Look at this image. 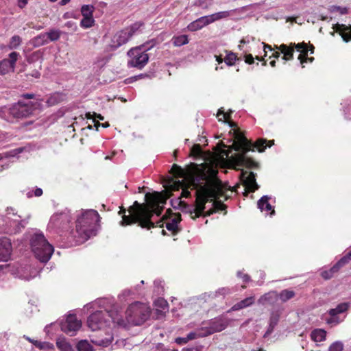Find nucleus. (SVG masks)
I'll return each instance as SVG.
<instances>
[{
    "label": "nucleus",
    "mask_w": 351,
    "mask_h": 351,
    "mask_svg": "<svg viewBox=\"0 0 351 351\" xmlns=\"http://www.w3.org/2000/svg\"><path fill=\"white\" fill-rule=\"evenodd\" d=\"M5 269L14 276L25 280L34 278L38 271L27 264L16 263L13 265H5Z\"/></svg>",
    "instance_id": "11"
},
{
    "label": "nucleus",
    "mask_w": 351,
    "mask_h": 351,
    "mask_svg": "<svg viewBox=\"0 0 351 351\" xmlns=\"http://www.w3.org/2000/svg\"><path fill=\"white\" fill-rule=\"evenodd\" d=\"M6 216L8 219H12L13 226H16V230H19V225L21 223V217L16 215V213L14 212V209L12 208H8L6 210Z\"/></svg>",
    "instance_id": "24"
},
{
    "label": "nucleus",
    "mask_w": 351,
    "mask_h": 351,
    "mask_svg": "<svg viewBox=\"0 0 351 351\" xmlns=\"http://www.w3.org/2000/svg\"><path fill=\"white\" fill-rule=\"evenodd\" d=\"M211 0H197L196 5L202 8H206L210 4Z\"/></svg>",
    "instance_id": "52"
},
{
    "label": "nucleus",
    "mask_w": 351,
    "mask_h": 351,
    "mask_svg": "<svg viewBox=\"0 0 351 351\" xmlns=\"http://www.w3.org/2000/svg\"><path fill=\"white\" fill-rule=\"evenodd\" d=\"M156 310L160 315H163L168 311V303L163 298H158L154 302Z\"/></svg>",
    "instance_id": "26"
},
{
    "label": "nucleus",
    "mask_w": 351,
    "mask_h": 351,
    "mask_svg": "<svg viewBox=\"0 0 351 351\" xmlns=\"http://www.w3.org/2000/svg\"><path fill=\"white\" fill-rule=\"evenodd\" d=\"M77 351H94L93 346L86 339L80 340L76 345Z\"/></svg>",
    "instance_id": "33"
},
{
    "label": "nucleus",
    "mask_w": 351,
    "mask_h": 351,
    "mask_svg": "<svg viewBox=\"0 0 351 351\" xmlns=\"http://www.w3.org/2000/svg\"><path fill=\"white\" fill-rule=\"evenodd\" d=\"M99 219V215L95 210H80L77 214L75 230L71 232L75 242L82 243L95 236L98 230Z\"/></svg>",
    "instance_id": "3"
},
{
    "label": "nucleus",
    "mask_w": 351,
    "mask_h": 351,
    "mask_svg": "<svg viewBox=\"0 0 351 351\" xmlns=\"http://www.w3.org/2000/svg\"><path fill=\"white\" fill-rule=\"evenodd\" d=\"M349 304L348 303H341L338 304L335 308H331L328 311V317L326 319L328 324L336 326L342 322L345 319L343 314L348 309Z\"/></svg>",
    "instance_id": "12"
},
{
    "label": "nucleus",
    "mask_w": 351,
    "mask_h": 351,
    "mask_svg": "<svg viewBox=\"0 0 351 351\" xmlns=\"http://www.w3.org/2000/svg\"><path fill=\"white\" fill-rule=\"evenodd\" d=\"M237 276L242 278L243 282H248L250 280V277L247 274H243L241 271L237 272Z\"/></svg>",
    "instance_id": "59"
},
{
    "label": "nucleus",
    "mask_w": 351,
    "mask_h": 351,
    "mask_svg": "<svg viewBox=\"0 0 351 351\" xmlns=\"http://www.w3.org/2000/svg\"><path fill=\"white\" fill-rule=\"evenodd\" d=\"M246 43H250V39L249 38H243L241 40L240 45H239V48L241 50H243L245 53H247V51H250L251 49L244 48V45Z\"/></svg>",
    "instance_id": "50"
},
{
    "label": "nucleus",
    "mask_w": 351,
    "mask_h": 351,
    "mask_svg": "<svg viewBox=\"0 0 351 351\" xmlns=\"http://www.w3.org/2000/svg\"><path fill=\"white\" fill-rule=\"evenodd\" d=\"M24 338L25 339H27L28 341L32 343L34 346H36L38 348H44V346H43L44 343L33 340V339H32L31 338H29V337H27V336H24Z\"/></svg>",
    "instance_id": "54"
},
{
    "label": "nucleus",
    "mask_w": 351,
    "mask_h": 351,
    "mask_svg": "<svg viewBox=\"0 0 351 351\" xmlns=\"http://www.w3.org/2000/svg\"><path fill=\"white\" fill-rule=\"evenodd\" d=\"M333 29L335 32L339 33L343 40L348 43L351 40V27H347L343 24H335L333 25Z\"/></svg>",
    "instance_id": "20"
},
{
    "label": "nucleus",
    "mask_w": 351,
    "mask_h": 351,
    "mask_svg": "<svg viewBox=\"0 0 351 351\" xmlns=\"http://www.w3.org/2000/svg\"><path fill=\"white\" fill-rule=\"evenodd\" d=\"M266 140L265 139H258L256 143H255V147L257 148V149L258 150V152H263L265 150V149L266 148L267 145H265L266 144Z\"/></svg>",
    "instance_id": "46"
},
{
    "label": "nucleus",
    "mask_w": 351,
    "mask_h": 351,
    "mask_svg": "<svg viewBox=\"0 0 351 351\" xmlns=\"http://www.w3.org/2000/svg\"><path fill=\"white\" fill-rule=\"evenodd\" d=\"M143 26V23L136 22L121 31L117 32L112 38L110 47L114 50L125 44Z\"/></svg>",
    "instance_id": "10"
},
{
    "label": "nucleus",
    "mask_w": 351,
    "mask_h": 351,
    "mask_svg": "<svg viewBox=\"0 0 351 351\" xmlns=\"http://www.w3.org/2000/svg\"><path fill=\"white\" fill-rule=\"evenodd\" d=\"M8 166V156L3 158L2 155L0 154V167L2 168H7Z\"/></svg>",
    "instance_id": "53"
},
{
    "label": "nucleus",
    "mask_w": 351,
    "mask_h": 351,
    "mask_svg": "<svg viewBox=\"0 0 351 351\" xmlns=\"http://www.w3.org/2000/svg\"><path fill=\"white\" fill-rule=\"evenodd\" d=\"M230 293V290L228 288L222 287L219 288L217 291L215 292L210 293L208 295L212 298H216L220 295L225 296Z\"/></svg>",
    "instance_id": "38"
},
{
    "label": "nucleus",
    "mask_w": 351,
    "mask_h": 351,
    "mask_svg": "<svg viewBox=\"0 0 351 351\" xmlns=\"http://www.w3.org/2000/svg\"><path fill=\"white\" fill-rule=\"evenodd\" d=\"M65 27L75 32L77 29V26L75 22L68 21L65 23Z\"/></svg>",
    "instance_id": "55"
},
{
    "label": "nucleus",
    "mask_w": 351,
    "mask_h": 351,
    "mask_svg": "<svg viewBox=\"0 0 351 351\" xmlns=\"http://www.w3.org/2000/svg\"><path fill=\"white\" fill-rule=\"evenodd\" d=\"M175 342L178 344H184L188 342V340H186V337H178L175 339Z\"/></svg>",
    "instance_id": "60"
},
{
    "label": "nucleus",
    "mask_w": 351,
    "mask_h": 351,
    "mask_svg": "<svg viewBox=\"0 0 351 351\" xmlns=\"http://www.w3.org/2000/svg\"><path fill=\"white\" fill-rule=\"evenodd\" d=\"M82 323L75 315H67L65 320L60 322L61 330L67 335L73 336L81 328Z\"/></svg>",
    "instance_id": "15"
},
{
    "label": "nucleus",
    "mask_w": 351,
    "mask_h": 351,
    "mask_svg": "<svg viewBox=\"0 0 351 351\" xmlns=\"http://www.w3.org/2000/svg\"><path fill=\"white\" fill-rule=\"evenodd\" d=\"M244 59L247 64H252L254 63V57L252 54H245L244 56Z\"/></svg>",
    "instance_id": "57"
},
{
    "label": "nucleus",
    "mask_w": 351,
    "mask_h": 351,
    "mask_svg": "<svg viewBox=\"0 0 351 351\" xmlns=\"http://www.w3.org/2000/svg\"><path fill=\"white\" fill-rule=\"evenodd\" d=\"M71 221L69 211H65L53 215L49 222L48 228L51 229L66 228Z\"/></svg>",
    "instance_id": "13"
},
{
    "label": "nucleus",
    "mask_w": 351,
    "mask_h": 351,
    "mask_svg": "<svg viewBox=\"0 0 351 351\" xmlns=\"http://www.w3.org/2000/svg\"><path fill=\"white\" fill-rule=\"evenodd\" d=\"M332 12H339L341 14H346L348 13V9L345 7L332 6L330 8Z\"/></svg>",
    "instance_id": "47"
},
{
    "label": "nucleus",
    "mask_w": 351,
    "mask_h": 351,
    "mask_svg": "<svg viewBox=\"0 0 351 351\" xmlns=\"http://www.w3.org/2000/svg\"><path fill=\"white\" fill-rule=\"evenodd\" d=\"M43 194V190L40 188H37L34 191V195L36 197H39L42 195Z\"/></svg>",
    "instance_id": "64"
},
{
    "label": "nucleus",
    "mask_w": 351,
    "mask_h": 351,
    "mask_svg": "<svg viewBox=\"0 0 351 351\" xmlns=\"http://www.w3.org/2000/svg\"><path fill=\"white\" fill-rule=\"evenodd\" d=\"M95 24V19L93 17H83L80 21V26L82 28L88 29L93 27Z\"/></svg>",
    "instance_id": "39"
},
{
    "label": "nucleus",
    "mask_w": 351,
    "mask_h": 351,
    "mask_svg": "<svg viewBox=\"0 0 351 351\" xmlns=\"http://www.w3.org/2000/svg\"><path fill=\"white\" fill-rule=\"evenodd\" d=\"M295 296V292L292 290L285 289L278 293V299L285 302Z\"/></svg>",
    "instance_id": "35"
},
{
    "label": "nucleus",
    "mask_w": 351,
    "mask_h": 351,
    "mask_svg": "<svg viewBox=\"0 0 351 351\" xmlns=\"http://www.w3.org/2000/svg\"><path fill=\"white\" fill-rule=\"evenodd\" d=\"M180 221V217L174 216L166 222V228L168 230L176 232L178 228V223Z\"/></svg>",
    "instance_id": "31"
},
{
    "label": "nucleus",
    "mask_w": 351,
    "mask_h": 351,
    "mask_svg": "<svg viewBox=\"0 0 351 351\" xmlns=\"http://www.w3.org/2000/svg\"><path fill=\"white\" fill-rule=\"evenodd\" d=\"M21 43V38L19 36H13L10 41L8 47L11 49H16Z\"/></svg>",
    "instance_id": "42"
},
{
    "label": "nucleus",
    "mask_w": 351,
    "mask_h": 351,
    "mask_svg": "<svg viewBox=\"0 0 351 351\" xmlns=\"http://www.w3.org/2000/svg\"><path fill=\"white\" fill-rule=\"evenodd\" d=\"M230 126L234 131L233 149L239 153L231 156L230 161L234 169H239L241 167L247 168H257L258 165L255 161L245 156V154L250 149V144L247 138L237 129L234 123H230Z\"/></svg>",
    "instance_id": "4"
},
{
    "label": "nucleus",
    "mask_w": 351,
    "mask_h": 351,
    "mask_svg": "<svg viewBox=\"0 0 351 351\" xmlns=\"http://www.w3.org/2000/svg\"><path fill=\"white\" fill-rule=\"evenodd\" d=\"M43 56V52L40 50H38L32 53L29 57L28 58V61L29 62H34L36 61H42Z\"/></svg>",
    "instance_id": "41"
},
{
    "label": "nucleus",
    "mask_w": 351,
    "mask_h": 351,
    "mask_svg": "<svg viewBox=\"0 0 351 351\" xmlns=\"http://www.w3.org/2000/svg\"><path fill=\"white\" fill-rule=\"evenodd\" d=\"M278 300V293L276 291H272L263 295L258 300V304H274Z\"/></svg>",
    "instance_id": "21"
},
{
    "label": "nucleus",
    "mask_w": 351,
    "mask_h": 351,
    "mask_svg": "<svg viewBox=\"0 0 351 351\" xmlns=\"http://www.w3.org/2000/svg\"><path fill=\"white\" fill-rule=\"evenodd\" d=\"M209 24H210V23L208 16H204L190 23L187 26V29L189 31L195 32L202 29L204 27Z\"/></svg>",
    "instance_id": "19"
},
{
    "label": "nucleus",
    "mask_w": 351,
    "mask_h": 351,
    "mask_svg": "<svg viewBox=\"0 0 351 351\" xmlns=\"http://www.w3.org/2000/svg\"><path fill=\"white\" fill-rule=\"evenodd\" d=\"M228 324V319L223 317H218L210 320L207 323H204L202 327H204L208 336L215 332L222 331L227 327Z\"/></svg>",
    "instance_id": "14"
},
{
    "label": "nucleus",
    "mask_w": 351,
    "mask_h": 351,
    "mask_svg": "<svg viewBox=\"0 0 351 351\" xmlns=\"http://www.w3.org/2000/svg\"><path fill=\"white\" fill-rule=\"evenodd\" d=\"M19 56V53L13 51L9 54L10 59H3L0 61V75L14 72Z\"/></svg>",
    "instance_id": "16"
},
{
    "label": "nucleus",
    "mask_w": 351,
    "mask_h": 351,
    "mask_svg": "<svg viewBox=\"0 0 351 351\" xmlns=\"http://www.w3.org/2000/svg\"><path fill=\"white\" fill-rule=\"evenodd\" d=\"M337 265H338V262L332 267H331L329 270L323 271L321 273L322 276L326 280L331 278L332 277L333 274L335 273H336L337 271H338V270L343 266V265H339L337 267Z\"/></svg>",
    "instance_id": "34"
},
{
    "label": "nucleus",
    "mask_w": 351,
    "mask_h": 351,
    "mask_svg": "<svg viewBox=\"0 0 351 351\" xmlns=\"http://www.w3.org/2000/svg\"><path fill=\"white\" fill-rule=\"evenodd\" d=\"M237 10H229V11H221L219 12H216L210 15H207L210 23H214L215 21H219L220 19H226L229 17L232 12H236Z\"/></svg>",
    "instance_id": "25"
},
{
    "label": "nucleus",
    "mask_w": 351,
    "mask_h": 351,
    "mask_svg": "<svg viewBox=\"0 0 351 351\" xmlns=\"http://www.w3.org/2000/svg\"><path fill=\"white\" fill-rule=\"evenodd\" d=\"M29 236L32 250L35 257L42 263H47L53 253V247L38 230H32L29 232Z\"/></svg>",
    "instance_id": "5"
},
{
    "label": "nucleus",
    "mask_w": 351,
    "mask_h": 351,
    "mask_svg": "<svg viewBox=\"0 0 351 351\" xmlns=\"http://www.w3.org/2000/svg\"><path fill=\"white\" fill-rule=\"evenodd\" d=\"M12 245L6 237L0 238V261H7L11 254Z\"/></svg>",
    "instance_id": "18"
},
{
    "label": "nucleus",
    "mask_w": 351,
    "mask_h": 351,
    "mask_svg": "<svg viewBox=\"0 0 351 351\" xmlns=\"http://www.w3.org/2000/svg\"><path fill=\"white\" fill-rule=\"evenodd\" d=\"M217 117L219 121H228L230 119V114L225 113L222 110H219Z\"/></svg>",
    "instance_id": "49"
},
{
    "label": "nucleus",
    "mask_w": 351,
    "mask_h": 351,
    "mask_svg": "<svg viewBox=\"0 0 351 351\" xmlns=\"http://www.w3.org/2000/svg\"><path fill=\"white\" fill-rule=\"evenodd\" d=\"M254 302V296H250V297L246 298L244 300L234 304L232 306V308H230V310L228 311V312L239 311L242 308L248 307V306H251L252 304H253Z\"/></svg>",
    "instance_id": "23"
},
{
    "label": "nucleus",
    "mask_w": 351,
    "mask_h": 351,
    "mask_svg": "<svg viewBox=\"0 0 351 351\" xmlns=\"http://www.w3.org/2000/svg\"><path fill=\"white\" fill-rule=\"evenodd\" d=\"M206 333L204 330V327L202 326L197 328L196 330L189 332L186 336V340H193L197 338L206 337Z\"/></svg>",
    "instance_id": "30"
},
{
    "label": "nucleus",
    "mask_w": 351,
    "mask_h": 351,
    "mask_svg": "<svg viewBox=\"0 0 351 351\" xmlns=\"http://www.w3.org/2000/svg\"><path fill=\"white\" fill-rule=\"evenodd\" d=\"M171 172L178 178L182 180H174L171 179L165 184V194L160 193H147L145 199L149 204V208L145 205L138 204L136 201L130 206L128 211L130 215H125V210L121 209L119 213L123 214L120 225L125 226L136 222H139L142 228L147 229L154 227V223L150 221L153 213L157 215L160 214V205L165 204L169 197V192L182 189L181 195L183 197L190 196L189 188L195 190V202L194 205H186L180 199V197L171 201L174 208L183 206L182 210L195 219L201 216H209L213 213L225 209V205L221 202L216 201L218 195L222 194L224 186L217 177V165L209 162L201 165H195L191 171H186L180 167L173 165Z\"/></svg>",
    "instance_id": "1"
},
{
    "label": "nucleus",
    "mask_w": 351,
    "mask_h": 351,
    "mask_svg": "<svg viewBox=\"0 0 351 351\" xmlns=\"http://www.w3.org/2000/svg\"><path fill=\"white\" fill-rule=\"evenodd\" d=\"M19 6L21 8H24L27 3V0H18Z\"/></svg>",
    "instance_id": "63"
},
{
    "label": "nucleus",
    "mask_w": 351,
    "mask_h": 351,
    "mask_svg": "<svg viewBox=\"0 0 351 351\" xmlns=\"http://www.w3.org/2000/svg\"><path fill=\"white\" fill-rule=\"evenodd\" d=\"M326 332L324 329H315L311 333V337L315 342H321L326 339Z\"/></svg>",
    "instance_id": "27"
},
{
    "label": "nucleus",
    "mask_w": 351,
    "mask_h": 351,
    "mask_svg": "<svg viewBox=\"0 0 351 351\" xmlns=\"http://www.w3.org/2000/svg\"><path fill=\"white\" fill-rule=\"evenodd\" d=\"M95 117H97L100 120H104V117L101 116V114H97L95 112L93 114H91L90 112H87L86 114V118H87L88 119H93L95 123L96 122L95 121Z\"/></svg>",
    "instance_id": "51"
},
{
    "label": "nucleus",
    "mask_w": 351,
    "mask_h": 351,
    "mask_svg": "<svg viewBox=\"0 0 351 351\" xmlns=\"http://www.w3.org/2000/svg\"><path fill=\"white\" fill-rule=\"evenodd\" d=\"M114 300L108 298L98 299L85 306L87 309H95L97 307L104 310L96 311L87 319V326L93 331L101 330L110 326L112 322L120 326H126L125 320L121 318L115 308L113 306Z\"/></svg>",
    "instance_id": "2"
},
{
    "label": "nucleus",
    "mask_w": 351,
    "mask_h": 351,
    "mask_svg": "<svg viewBox=\"0 0 351 351\" xmlns=\"http://www.w3.org/2000/svg\"><path fill=\"white\" fill-rule=\"evenodd\" d=\"M276 49H277L280 51H275L272 53L271 57L275 58H278L280 57V53L283 54L282 59L285 61L290 60L293 58V51L295 49L298 51H300L298 59L300 61V64L302 67H304V63L306 62L307 60L312 62L313 60V58H307V52L308 49L307 46L305 43H298V44H291L289 46L282 44L279 46H276Z\"/></svg>",
    "instance_id": "6"
},
{
    "label": "nucleus",
    "mask_w": 351,
    "mask_h": 351,
    "mask_svg": "<svg viewBox=\"0 0 351 351\" xmlns=\"http://www.w3.org/2000/svg\"><path fill=\"white\" fill-rule=\"evenodd\" d=\"M56 346L60 351H74L71 343L64 337L58 338Z\"/></svg>",
    "instance_id": "28"
},
{
    "label": "nucleus",
    "mask_w": 351,
    "mask_h": 351,
    "mask_svg": "<svg viewBox=\"0 0 351 351\" xmlns=\"http://www.w3.org/2000/svg\"><path fill=\"white\" fill-rule=\"evenodd\" d=\"M48 42L49 41H56L58 40L61 36V32L59 29H50L47 33H45Z\"/></svg>",
    "instance_id": "36"
},
{
    "label": "nucleus",
    "mask_w": 351,
    "mask_h": 351,
    "mask_svg": "<svg viewBox=\"0 0 351 351\" xmlns=\"http://www.w3.org/2000/svg\"><path fill=\"white\" fill-rule=\"evenodd\" d=\"M270 199V197L267 195L263 196L258 201V208L261 211H271L270 215H273L275 213L274 210L272 209V206L269 203V199Z\"/></svg>",
    "instance_id": "22"
},
{
    "label": "nucleus",
    "mask_w": 351,
    "mask_h": 351,
    "mask_svg": "<svg viewBox=\"0 0 351 351\" xmlns=\"http://www.w3.org/2000/svg\"><path fill=\"white\" fill-rule=\"evenodd\" d=\"M95 126L96 127L97 130H98V127L101 126L103 128H108L109 127V123L106 122L104 123H100L99 122L97 121L95 123Z\"/></svg>",
    "instance_id": "62"
},
{
    "label": "nucleus",
    "mask_w": 351,
    "mask_h": 351,
    "mask_svg": "<svg viewBox=\"0 0 351 351\" xmlns=\"http://www.w3.org/2000/svg\"><path fill=\"white\" fill-rule=\"evenodd\" d=\"M149 43L143 45L135 48L131 49L128 55L130 56V60L128 61V65L131 67H136L138 69H143L149 60V56L146 53L147 51L150 49L154 45L149 46Z\"/></svg>",
    "instance_id": "9"
},
{
    "label": "nucleus",
    "mask_w": 351,
    "mask_h": 351,
    "mask_svg": "<svg viewBox=\"0 0 351 351\" xmlns=\"http://www.w3.org/2000/svg\"><path fill=\"white\" fill-rule=\"evenodd\" d=\"M38 106L39 104L37 102L28 101L27 103H23V101H19L9 108V117L7 120L10 122H14V121L27 118L35 113Z\"/></svg>",
    "instance_id": "8"
},
{
    "label": "nucleus",
    "mask_w": 351,
    "mask_h": 351,
    "mask_svg": "<svg viewBox=\"0 0 351 351\" xmlns=\"http://www.w3.org/2000/svg\"><path fill=\"white\" fill-rule=\"evenodd\" d=\"M343 345L341 341H335L328 348V351H343Z\"/></svg>",
    "instance_id": "45"
},
{
    "label": "nucleus",
    "mask_w": 351,
    "mask_h": 351,
    "mask_svg": "<svg viewBox=\"0 0 351 351\" xmlns=\"http://www.w3.org/2000/svg\"><path fill=\"white\" fill-rule=\"evenodd\" d=\"M150 307L144 303L134 302L130 304L125 311L127 324L140 325L145 322L150 315Z\"/></svg>",
    "instance_id": "7"
},
{
    "label": "nucleus",
    "mask_w": 351,
    "mask_h": 351,
    "mask_svg": "<svg viewBox=\"0 0 351 351\" xmlns=\"http://www.w3.org/2000/svg\"><path fill=\"white\" fill-rule=\"evenodd\" d=\"M112 341L113 337L112 335H108V337L104 339L93 341V343L101 347H108L112 343Z\"/></svg>",
    "instance_id": "40"
},
{
    "label": "nucleus",
    "mask_w": 351,
    "mask_h": 351,
    "mask_svg": "<svg viewBox=\"0 0 351 351\" xmlns=\"http://www.w3.org/2000/svg\"><path fill=\"white\" fill-rule=\"evenodd\" d=\"M162 282L161 280H155L154 281L155 287L157 289L156 291L159 294L161 293L162 291Z\"/></svg>",
    "instance_id": "56"
},
{
    "label": "nucleus",
    "mask_w": 351,
    "mask_h": 351,
    "mask_svg": "<svg viewBox=\"0 0 351 351\" xmlns=\"http://www.w3.org/2000/svg\"><path fill=\"white\" fill-rule=\"evenodd\" d=\"M62 99V95L59 93L52 95L48 99L47 104L49 106H53L60 102Z\"/></svg>",
    "instance_id": "43"
},
{
    "label": "nucleus",
    "mask_w": 351,
    "mask_h": 351,
    "mask_svg": "<svg viewBox=\"0 0 351 351\" xmlns=\"http://www.w3.org/2000/svg\"><path fill=\"white\" fill-rule=\"evenodd\" d=\"M351 260V251L349 252L346 256H344L343 257H342L339 261H338V265H344L346 264H347L349 261Z\"/></svg>",
    "instance_id": "48"
},
{
    "label": "nucleus",
    "mask_w": 351,
    "mask_h": 351,
    "mask_svg": "<svg viewBox=\"0 0 351 351\" xmlns=\"http://www.w3.org/2000/svg\"><path fill=\"white\" fill-rule=\"evenodd\" d=\"M255 176L253 172L247 173L243 171L240 173V179L248 192H254L258 188Z\"/></svg>",
    "instance_id": "17"
},
{
    "label": "nucleus",
    "mask_w": 351,
    "mask_h": 351,
    "mask_svg": "<svg viewBox=\"0 0 351 351\" xmlns=\"http://www.w3.org/2000/svg\"><path fill=\"white\" fill-rule=\"evenodd\" d=\"M261 45H263V51L265 52V56H267V51H272V48L270 45L265 44L264 43H262Z\"/></svg>",
    "instance_id": "61"
},
{
    "label": "nucleus",
    "mask_w": 351,
    "mask_h": 351,
    "mask_svg": "<svg viewBox=\"0 0 351 351\" xmlns=\"http://www.w3.org/2000/svg\"><path fill=\"white\" fill-rule=\"evenodd\" d=\"M172 43L176 47H181L189 43V38L186 35L175 36L171 39Z\"/></svg>",
    "instance_id": "32"
},
{
    "label": "nucleus",
    "mask_w": 351,
    "mask_h": 351,
    "mask_svg": "<svg viewBox=\"0 0 351 351\" xmlns=\"http://www.w3.org/2000/svg\"><path fill=\"white\" fill-rule=\"evenodd\" d=\"M95 7L93 5H83L81 13L83 17H93Z\"/></svg>",
    "instance_id": "37"
},
{
    "label": "nucleus",
    "mask_w": 351,
    "mask_h": 351,
    "mask_svg": "<svg viewBox=\"0 0 351 351\" xmlns=\"http://www.w3.org/2000/svg\"><path fill=\"white\" fill-rule=\"evenodd\" d=\"M132 291L129 289H126L123 291V292L119 295V298L121 300H123L125 297L130 295L132 294Z\"/></svg>",
    "instance_id": "58"
},
{
    "label": "nucleus",
    "mask_w": 351,
    "mask_h": 351,
    "mask_svg": "<svg viewBox=\"0 0 351 351\" xmlns=\"http://www.w3.org/2000/svg\"><path fill=\"white\" fill-rule=\"evenodd\" d=\"M46 34H40L30 40L31 45L34 47H38L48 43Z\"/></svg>",
    "instance_id": "29"
},
{
    "label": "nucleus",
    "mask_w": 351,
    "mask_h": 351,
    "mask_svg": "<svg viewBox=\"0 0 351 351\" xmlns=\"http://www.w3.org/2000/svg\"><path fill=\"white\" fill-rule=\"evenodd\" d=\"M237 56L234 53H229L226 55L224 59L225 63L228 66H232L236 61Z\"/></svg>",
    "instance_id": "44"
}]
</instances>
